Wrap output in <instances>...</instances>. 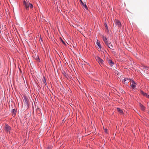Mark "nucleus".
Returning <instances> with one entry per match:
<instances>
[{"label": "nucleus", "mask_w": 149, "mask_h": 149, "mask_svg": "<svg viewBox=\"0 0 149 149\" xmlns=\"http://www.w3.org/2000/svg\"><path fill=\"white\" fill-rule=\"evenodd\" d=\"M23 3L24 5L25 6L26 10H28L29 7H30L31 8H32L33 7V5L29 2H26L25 1H24Z\"/></svg>", "instance_id": "f257e3e1"}, {"label": "nucleus", "mask_w": 149, "mask_h": 149, "mask_svg": "<svg viewBox=\"0 0 149 149\" xmlns=\"http://www.w3.org/2000/svg\"><path fill=\"white\" fill-rule=\"evenodd\" d=\"M102 37L104 41L107 45V46H108L109 48L112 49V48L113 47L112 45H111L110 46H109V45H110V43H109V42L107 41V38L104 36H102Z\"/></svg>", "instance_id": "f03ea898"}, {"label": "nucleus", "mask_w": 149, "mask_h": 149, "mask_svg": "<svg viewBox=\"0 0 149 149\" xmlns=\"http://www.w3.org/2000/svg\"><path fill=\"white\" fill-rule=\"evenodd\" d=\"M4 130L7 133H8L10 132L11 130V128L8 125H6L4 126Z\"/></svg>", "instance_id": "7ed1b4c3"}, {"label": "nucleus", "mask_w": 149, "mask_h": 149, "mask_svg": "<svg viewBox=\"0 0 149 149\" xmlns=\"http://www.w3.org/2000/svg\"><path fill=\"white\" fill-rule=\"evenodd\" d=\"M95 58L97 61H98L100 64H101L103 63V60L102 59L99 57L97 56Z\"/></svg>", "instance_id": "20e7f679"}, {"label": "nucleus", "mask_w": 149, "mask_h": 149, "mask_svg": "<svg viewBox=\"0 0 149 149\" xmlns=\"http://www.w3.org/2000/svg\"><path fill=\"white\" fill-rule=\"evenodd\" d=\"M135 84L136 83H135V82L134 81H132V84L131 85V87L132 89H134L136 87V86L135 85Z\"/></svg>", "instance_id": "39448f33"}, {"label": "nucleus", "mask_w": 149, "mask_h": 149, "mask_svg": "<svg viewBox=\"0 0 149 149\" xmlns=\"http://www.w3.org/2000/svg\"><path fill=\"white\" fill-rule=\"evenodd\" d=\"M96 44H97V45L98 46V48L99 49H101V45H100V42L99 40H97Z\"/></svg>", "instance_id": "423d86ee"}, {"label": "nucleus", "mask_w": 149, "mask_h": 149, "mask_svg": "<svg viewBox=\"0 0 149 149\" xmlns=\"http://www.w3.org/2000/svg\"><path fill=\"white\" fill-rule=\"evenodd\" d=\"M115 24L116 25H118V27H119L121 26V23L118 20H116Z\"/></svg>", "instance_id": "0eeeda50"}, {"label": "nucleus", "mask_w": 149, "mask_h": 149, "mask_svg": "<svg viewBox=\"0 0 149 149\" xmlns=\"http://www.w3.org/2000/svg\"><path fill=\"white\" fill-rule=\"evenodd\" d=\"M108 62L109 64L111 66H112L113 64V62L111 60H108Z\"/></svg>", "instance_id": "6e6552de"}, {"label": "nucleus", "mask_w": 149, "mask_h": 149, "mask_svg": "<svg viewBox=\"0 0 149 149\" xmlns=\"http://www.w3.org/2000/svg\"><path fill=\"white\" fill-rule=\"evenodd\" d=\"M140 106L141 108V109L143 111H144L145 110V107L142 104H140Z\"/></svg>", "instance_id": "1a4fd4ad"}, {"label": "nucleus", "mask_w": 149, "mask_h": 149, "mask_svg": "<svg viewBox=\"0 0 149 149\" xmlns=\"http://www.w3.org/2000/svg\"><path fill=\"white\" fill-rule=\"evenodd\" d=\"M126 83H127V82H128L129 81H130V79L128 78H125L123 80Z\"/></svg>", "instance_id": "9d476101"}, {"label": "nucleus", "mask_w": 149, "mask_h": 149, "mask_svg": "<svg viewBox=\"0 0 149 149\" xmlns=\"http://www.w3.org/2000/svg\"><path fill=\"white\" fill-rule=\"evenodd\" d=\"M117 111L118 112H119L120 113H121V114L123 113V111L120 109L119 108H117Z\"/></svg>", "instance_id": "9b49d317"}, {"label": "nucleus", "mask_w": 149, "mask_h": 149, "mask_svg": "<svg viewBox=\"0 0 149 149\" xmlns=\"http://www.w3.org/2000/svg\"><path fill=\"white\" fill-rule=\"evenodd\" d=\"M141 93L144 96H146V97L147 95L146 93L142 91H141Z\"/></svg>", "instance_id": "f8f14e48"}, {"label": "nucleus", "mask_w": 149, "mask_h": 149, "mask_svg": "<svg viewBox=\"0 0 149 149\" xmlns=\"http://www.w3.org/2000/svg\"><path fill=\"white\" fill-rule=\"evenodd\" d=\"M43 82L45 84V85H47V83L45 80V77H43V79L42 80Z\"/></svg>", "instance_id": "ddd939ff"}, {"label": "nucleus", "mask_w": 149, "mask_h": 149, "mask_svg": "<svg viewBox=\"0 0 149 149\" xmlns=\"http://www.w3.org/2000/svg\"><path fill=\"white\" fill-rule=\"evenodd\" d=\"M82 5L83 6V7H84L86 9H87V7L86 4H85L84 3L83 4H82Z\"/></svg>", "instance_id": "4468645a"}, {"label": "nucleus", "mask_w": 149, "mask_h": 149, "mask_svg": "<svg viewBox=\"0 0 149 149\" xmlns=\"http://www.w3.org/2000/svg\"><path fill=\"white\" fill-rule=\"evenodd\" d=\"M35 59L37 60H39V58L38 56H37L35 58Z\"/></svg>", "instance_id": "2eb2a0df"}, {"label": "nucleus", "mask_w": 149, "mask_h": 149, "mask_svg": "<svg viewBox=\"0 0 149 149\" xmlns=\"http://www.w3.org/2000/svg\"><path fill=\"white\" fill-rule=\"evenodd\" d=\"M80 0L81 3V4L82 5L84 3H83V2H82V1L81 0Z\"/></svg>", "instance_id": "dca6fc26"}, {"label": "nucleus", "mask_w": 149, "mask_h": 149, "mask_svg": "<svg viewBox=\"0 0 149 149\" xmlns=\"http://www.w3.org/2000/svg\"><path fill=\"white\" fill-rule=\"evenodd\" d=\"M105 27L108 29V27H107V25L106 24H105Z\"/></svg>", "instance_id": "f3484780"}, {"label": "nucleus", "mask_w": 149, "mask_h": 149, "mask_svg": "<svg viewBox=\"0 0 149 149\" xmlns=\"http://www.w3.org/2000/svg\"><path fill=\"white\" fill-rule=\"evenodd\" d=\"M146 97L148 98H149V95H147Z\"/></svg>", "instance_id": "a211bd4d"}, {"label": "nucleus", "mask_w": 149, "mask_h": 149, "mask_svg": "<svg viewBox=\"0 0 149 149\" xmlns=\"http://www.w3.org/2000/svg\"><path fill=\"white\" fill-rule=\"evenodd\" d=\"M15 111V109H13V112H14Z\"/></svg>", "instance_id": "6ab92c4d"}, {"label": "nucleus", "mask_w": 149, "mask_h": 149, "mask_svg": "<svg viewBox=\"0 0 149 149\" xmlns=\"http://www.w3.org/2000/svg\"><path fill=\"white\" fill-rule=\"evenodd\" d=\"M107 130H106V129H105V132H107Z\"/></svg>", "instance_id": "aec40b11"}, {"label": "nucleus", "mask_w": 149, "mask_h": 149, "mask_svg": "<svg viewBox=\"0 0 149 149\" xmlns=\"http://www.w3.org/2000/svg\"><path fill=\"white\" fill-rule=\"evenodd\" d=\"M62 42L64 44L65 43V42H64L63 40H62Z\"/></svg>", "instance_id": "412c9836"}, {"label": "nucleus", "mask_w": 149, "mask_h": 149, "mask_svg": "<svg viewBox=\"0 0 149 149\" xmlns=\"http://www.w3.org/2000/svg\"><path fill=\"white\" fill-rule=\"evenodd\" d=\"M25 101H26V103H27V100H25Z\"/></svg>", "instance_id": "4be33fe9"}, {"label": "nucleus", "mask_w": 149, "mask_h": 149, "mask_svg": "<svg viewBox=\"0 0 149 149\" xmlns=\"http://www.w3.org/2000/svg\"><path fill=\"white\" fill-rule=\"evenodd\" d=\"M109 43H110V45H109V46H110V45H112L111 44V43L110 42H109Z\"/></svg>", "instance_id": "5701e85b"}]
</instances>
